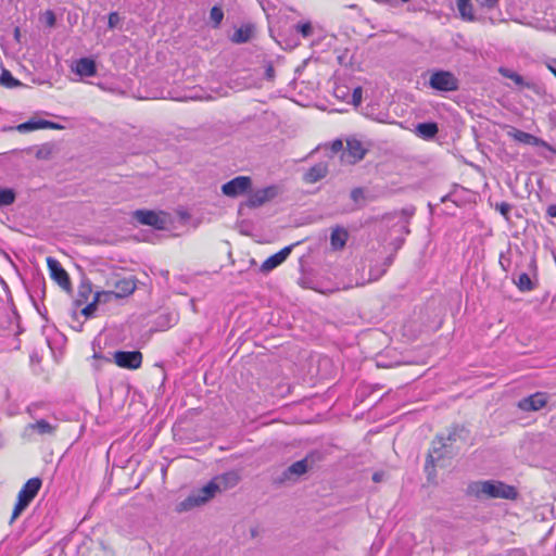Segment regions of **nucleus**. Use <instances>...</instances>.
<instances>
[{
  "mask_svg": "<svg viewBox=\"0 0 556 556\" xmlns=\"http://www.w3.org/2000/svg\"><path fill=\"white\" fill-rule=\"evenodd\" d=\"M470 493L478 497L514 500L518 493L516 489L501 481H479L469 485Z\"/></svg>",
  "mask_w": 556,
  "mask_h": 556,
  "instance_id": "f257e3e1",
  "label": "nucleus"
},
{
  "mask_svg": "<svg viewBox=\"0 0 556 556\" xmlns=\"http://www.w3.org/2000/svg\"><path fill=\"white\" fill-rule=\"evenodd\" d=\"M323 459V454L318 451L309 452L303 459L298 460L290 465L277 479L276 482L279 484L287 483L289 481H296V479L309 469H312L318 462Z\"/></svg>",
  "mask_w": 556,
  "mask_h": 556,
  "instance_id": "f03ea898",
  "label": "nucleus"
},
{
  "mask_svg": "<svg viewBox=\"0 0 556 556\" xmlns=\"http://www.w3.org/2000/svg\"><path fill=\"white\" fill-rule=\"evenodd\" d=\"M42 485V480L38 477L31 478L26 481L17 495V502L14 506L11 522H13L31 503L38 494Z\"/></svg>",
  "mask_w": 556,
  "mask_h": 556,
  "instance_id": "7ed1b4c3",
  "label": "nucleus"
},
{
  "mask_svg": "<svg viewBox=\"0 0 556 556\" xmlns=\"http://www.w3.org/2000/svg\"><path fill=\"white\" fill-rule=\"evenodd\" d=\"M216 493H218V486H216L215 482L213 480H211L203 488L193 492L187 498H185L182 502H180L176 506V510L178 513H182V511H188L194 507H199V506L205 504L206 502H208L211 498H213Z\"/></svg>",
  "mask_w": 556,
  "mask_h": 556,
  "instance_id": "20e7f679",
  "label": "nucleus"
},
{
  "mask_svg": "<svg viewBox=\"0 0 556 556\" xmlns=\"http://www.w3.org/2000/svg\"><path fill=\"white\" fill-rule=\"evenodd\" d=\"M429 86L441 92L457 91L459 89V80L452 72L438 70L431 74Z\"/></svg>",
  "mask_w": 556,
  "mask_h": 556,
  "instance_id": "39448f33",
  "label": "nucleus"
},
{
  "mask_svg": "<svg viewBox=\"0 0 556 556\" xmlns=\"http://www.w3.org/2000/svg\"><path fill=\"white\" fill-rule=\"evenodd\" d=\"M134 217L138 223L151 226L157 230L166 229L169 223V215L163 211L137 210L134 213Z\"/></svg>",
  "mask_w": 556,
  "mask_h": 556,
  "instance_id": "423d86ee",
  "label": "nucleus"
},
{
  "mask_svg": "<svg viewBox=\"0 0 556 556\" xmlns=\"http://www.w3.org/2000/svg\"><path fill=\"white\" fill-rule=\"evenodd\" d=\"M280 192V188L276 185L255 190L249 194L244 205L250 208L260 207L278 197Z\"/></svg>",
  "mask_w": 556,
  "mask_h": 556,
  "instance_id": "0eeeda50",
  "label": "nucleus"
},
{
  "mask_svg": "<svg viewBox=\"0 0 556 556\" xmlns=\"http://www.w3.org/2000/svg\"><path fill=\"white\" fill-rule=\"evenodd\" d=\"M252 188V179L248 176H237L222 186V192L229 198H237Z\"/></svg>",
  "mask_w": 556,
  "mask_h": 556,
  "instance_id": "6e6552de",
  "label": "nucleus"
},
{
  "mask_svg": "<svg viewBox=\"0 0 556 556\" xmlns=\"http://www.w3.org/2000/svg\"><path fill=\"white\" fill-rule=\"evenodd\" d=\"M114 362L122 368L138 369L142 364V354L139 351H116Z\"/></svg>",
  "mask_w": 556,
  "mask_h": 556,
  "instance_id": "1a4fd4ad",
  "label": "nucleus"
},
{
  "mask_svg": "<svg viewBox=\"0 0 556 556\" xmlns=\"http://www.w3.org/2000/svg\"><path fill=\"white\" fill-rule=\"evenodd\" d=\"M453 451L450 447L448 443L444 441V435H438L435 440L432 442V448L429 452L428 460L426 465V469H428V465H435L439 460H441L445 455L452 454Z\"/></svg>",
  "mask_w": 556,
  "mask_h": 556,
  "instance_id": "9d476101",
  "label": "nucleus"
},
{
  "mask_svg": "<svg viewBox=\"0 0 556 556\" xmlns=\"http://www.w3.org/2000/svg\"><path fill=\"white\" fill-rule=\"evenodd\" d=\"M47 265L50 270L51 277L58 282V285L68 291L71 289V280L68 274L61 266L60 262L49 256L47 258Z\"/></svg>",
  "mask_w": 556,
  "mask_h": 556,
  "instance_id": "9b49d317",
  "label": "nucleus"
},
{
  "mask_svg": "<svg viewBox=\"0 0 556 556\" xmlns=\"http://www.w3.org/2000/svg\"><path fill=\"white\" fill-rule=\"evenodd\" d=\"M547 404V395L542 392L534 393L518 402V407L525 412H536Z\"/></svg>",
  "mask_w": 556,
  "mask_h": 556,
  "instance_id": "f8f14e48",
  "label": "nucleus"
},
{
  "mask_svg": "<svg viewBox=\"0 0 556 556\" xmlns=\"http://www.w3.org/2000/svg\"><path fill=\"white\" fill-rule=\"evenodd\" d=\"M508 135L516 141L521 142L523 144L529 146H535V147H544L547 150H553V147L544 141L541 138H538L529 132L511 128L510 131H508Z\"/></svg>",
  "mask_w": 556,
  "mask_h": 556,
  "instance_id": "ddd939ff",
  "label": "nucleus"
},
{
  "mask_svg": "<svg viewBox=\"0 0 556 556\" xmlns=\"http://www.w3.org/2000/svg\"><path fill=\"white\" fill-rule=\"evenodd\" d=\"M366 152L367 150L359 140L351 138L346 140V150L343 153V157H346L349 163L355 164L364 159Z\"/></svg>",
  "mask_w": 556,
  "mask_h": 556,
  "instance_id": "4468645a",
  "label": "nucleus"
},
{
  "mask_svg": "<svg viewBox=\"0 0 556 556\" xmlns=\"http://www.w3.org/2000/svg\"><path fill=\"white\" fill-rule=\"evenodd\" d=\"M212 480L218 486V492H222L235 488L240 481V475L236 470H230L215 476Z\"/></svg>",
  "mask_w": 556,
  "mask_h": 556,
  "instance_id": "2eb2a0df",
  "label": "nucleus"
},
{
  "mask_svg": "<svg viewBox=\"0 0 556 556\" xmlns=\"http://www.w3.org/2000/svg\"><path fill=\"white\" fill-rule=\"evenodd\" d=\"M72 71L80 77H92L97 74V64L90 58H81L74 63Z\"/></svg>",
  "mask_w": 556,
  "mask_h": 556,
  "instance_id": "dca6fc26",
  "label": "nucleus"
},
{
  "mask_svg": "<svg viewBox=\"0 0 556 556\" xmlns=\"http://www.w3.org/2000/svg\"><path fill=\"white\" fill-rule=\"evenodd\" d=\"M293 244L288 245L281 249L279 252L269 256L266 261L263 262L261 266V270L264 273L270 271L277 266H279L291 253Z\"/></svg>",
  "mask_w": 556,
  "mask_h": 556,
  "instance_id": "f3484780",
  "label": "nucleus"
},
{
  "mask_svg": "<svg viewBox=\"0 0 556 556\" xmlns=\"http://www.w3.org/2000/svg\"><path fill=\"white\" fill-rule=\"evenodd\" d=\"M116 299L114 293L111 291H98L94 293L92 301L87 303L80 311V313H93L97 309L98 304L108 303Z\"/></svg>",
  "mask_w": 556,
  "mask_h": 556,
  "instance_id": "a211bd4d",
  "label": "nucleus"
},
{
  "mask_svg": "<svg viewBox=\"0 0 556 556\" xmlns=\"http://www.w3.org/2000/svg\"><path fill=\"white\" fill-rule=\"evenodd\" d=\"M469 431L464 426H453L448 430L447 434L444 435V441L448 443L450 447L453 450V445L460 441L466 442L468 440Z\"/></svg>",
  "mask_w": 556,
  "mask_h": 556,
  "instance_id": "6ab92c4d",
  "label": "nucleus"
},
{
  "mask_svg": "<svg viewBox=\"0 0 556 556\" xmlns=\"http://www.w3.org/2000/svg\"><path fill=\"white\" fill-rule=\"evenodd\" d=\"M136 289V281L134 278H124L115 282V289L112 290L116 299H122L130 295Z\"/></svg>",
  "mask_w": 556,
  "mask_h": 556,
  "instance_id": "aec40b11",
  "label": "nucleus"
},
{
  "mask_svg": "<svg viewBox=\"0 0 556 556\" xmlns=\"http://www.w3.org/2000/svg\"><path fill=\"white\" fill-rule=\"evenodd\" d=\"M56 428V425H52L46 419H39L36 422L27 425L25 431L36 432L40 435H53Z\"/></svg>",
  "mask_w": 556,
  "mask_h": 556,
  "instance_id": "412c9836",
  "label": "nucleus"
},
{
  "mask_svg": "<svg viewBox=\"0 0 556 556\" xmlns=\"http://www.w3.org/2000/svg\"><path fill=\"white\" fill-rule=\"evenodd\" d=\"M328 174V166L326 163H318L312 166L305 174H304V181L307 184H315L323 178H325Z\"/></svg>",
  "mask_w": 556,
  "mask_h": 556,
  "instance_id": "4be33fe9",
  "label": "nucleus"
},
{
  "mask_svg": "<svg viewBox=\"0 0 556 556\" xmlns=\"http://www.w3.org/2000/svg\"><path fill=\"white\" fill-rule=\"evenodd\" d=\"M349 239V232L345 228L337 226L332 229L330 235V244L332 250H342Z\"/></svg>",
  "mask_w": 556,
  "mask_h": 556,
  "instance_id": "5701e85b",
  "label": "nucleus"
},
{
  "mask_svg": "<svg viewBox=\"0 0 556 556\" xmlns=\"http://www.w3.org/2000/svg\"><path fill=\"white\" fill-rule=\"evenodd\" d=\"M254 33V26L251 24L242 25L240 28H238L232 37L231 41L236 43H244L248 42Z\"/></svg>",
  "mask_w": 556,
  "mask_h": 556,
  "instance_id": "b1692460",
  "label": "nucleus"
},
{
  "mask_svg": "<svg viewBox=\"0 0 556 556\" xmlns=\"http://www.w3.org/2000/svg\"><path fill=\"white\" fill-rule=\"evenodd\" d=\"M456 5L464 21L473 22L476 20L473 5L470 0H456Z\"/></svg>",
  "mask_w": 556,
  "mask_h": 556,
  "instance_id": "393cba45",
  "label": "nucleus"
},
{
  "mask_svg": "<svg viewBox=\"0 0 556 556\" xmlns=\"http://www.w3.org/2000/svg\"><path fill=\"white\" fill-rule=\"evenodd\" d=\"M439 131L437 123H420L416 126V134L424 139H432Z\"/></svg>",
  "mask_w": 556,
  "mask_h": 556,
  "instance_id": "a878e982",
  "label": "nucleus"
},
{
  "mask_svg": "<svg viewBox=\"0 0 556 556\" xmlns=\"http://www.w3.org/2000/svg\"><path fill=\"white\" fill-rule=\"evenodd\" d=\"M178 323V315H160L155 321L156 331H165Z\"/></svg>",
  "mask_w": 556,
  "mask_h": 556,
  "instance_id": "bb28decb",
  "label": "nucleus"
},
{
  "mask_svg": "<svg viewBox=\"0 0 556 556\" xmlns=\"http://www.w3.org/2000/svg\"><path fill=\"white\" fill-rule=\"evenodd\" d=\"M394 261V254L389 255L382 263L381 267H374L370 269V278L372 280H378L381 276L384 275L387 269L391 266Z\"/></svg>",
  "mask_w": 556,
  "mask_h": 556,
  "instance_id": "cd10ccee",
  "label": "nucleus"
},
{
  "mask_svg": "<svg viewBox=\"0 0 556 556\" xmlns=\"http://www.w3.org/2000/svg\"><path fill=\"white\" fill-rule=\"evenodd\" d=\"M515 283L517 288L522 292L531 291L535 287V283L532 281V279L527 273H521L518 276L517 280H515Z\"/></svg>",
  "mask_w": 556,
  "mask_h": 556,
  "instance_id": "c85d7f7f",
  "label": "nucleus"
},
{
  "mask_svg": "<svg viewBox=\"0 0 556 556\" xmlns=\"http://www.w3.org/2000/svg\"><path fill=\"white\" fill-rule=\"evenodd\" d=\"M0 84L7 88H15L22 85L20 80L14 78L10 71L3 68L0 76Z\"/></svg>",
  "mask_w": 556,
  "mask_h": 556,
  "instance_id": "c756f323",
  "label": "nucleus"
},
{
  "mask_svg": "<svg viewBox=\"0 0 556 556\" xmlns=\"http://www.w3.org/2000/svg\"><path fill=\"white\" fill-rule=\"evenodd\" d=\"M36 129H43L42 119H29L16 126V130L20 132H27Z\"/></svg>",
  "mask_w": 556,
  "mask_h": 556,
  "instance_id": "7c9ffc66",
  "label": "nucleus"
},
{
  "mask_svg": "<svg viewBox=\"0 0 556 556\" xmlns=\"http://www.w3.org/2000/svg\"><path fill=\"white\" fill-rule=\"evenodd\" d=\"M91 293H92L91 285L89 282L81 283V286L79 287L78 296L75 301L76 304L78 306H80V305L87 303Z\"/></svg>",
  "mask_w": 556,
  "mask_h": 556,
  "instance_id": "2f4dec72",
  "label": "nucleus"
},
{
  "mask_svg": "<svg viewBox=\"0 0 556 556\" xmlns=\"http://www.w3.org/2000/svg\"><path fill=\"white\" fill-rule=\"evenodd\" d=\"M15 201V192L12 189H0V206H7Z\"/></svg>",
  "mask_w": 556,
  "mask_h": 556,
  "instance_id": "473e14b6",
  "label": "nucleus"
},
{
  "mask_svg": "<svg viewBox=\"0 0 556 556\" xmlns=\"http://www.w3.org/2000/svg\"><path fill=\"white\" fill-rule=\"evenodd\" d=\"M295 30L302 35L303 38H308L313 35L314 28L311 22L299 23L295 25Z\"/></svg>",
  "mask_w": 556,
  "mask_h": 556,
  "instance_id": "72a5a7b5",
  "label": "nucleus"
},
{
  "mask_svg": "<svg viewBox=\"0 0 556 556\" xmlns=\"http://www.w3.org/2000/svg\"><path fill=\"white\" fill-rule=\"evenodd\" d=\"M210 18L214 27H218L224 18V12L219 7H213L210 12Z\"/></svg>",
  "mask_w": 556,
  "mask_h": 556,
  "instance_id": "f704fd0d",
  "label": "nucleus"
},
{
  "mask_svg": "<svg viewBox=\"0 0 556 556\" xmlns=\"http://www.w3.org/2000/svg\"><path fill=\"white\" fill-rule=\"evenodd\" d=\"M500 73L504 77H507V78L514 80L517 85H522L523 84V78L519 74H517L515 72H511V71H509L507 68L501 67L500 68Z\"/></svg>",
  "mask_w": 556,
  "mask_h": 556,
  "instance_id": "c9c22d12",
  "label": "nucleus"
},
{
  "mask_svg": "<svg viewBox=\"0 0 556 556\" xmlns=\"http://www.w3.org/2000/svg\"><path fill=\"white\" fill-rule=\"evenodd\" d=\"M495 208L501 213V215L506 219L509 220V213L513 208L511 204L507 202H501L495 205Z\"/></svg>",
  "mask_w": 556,
  "mask_h": 556,
  "instance_id": "e433bc0d",
  "label": "nucleus"
},
{
  "mask_svg": "<svg viewBox=\"0 0 556 556\" xmlns=\"http://www.w3.org/2000/svg\"><path fill=\"white\" fill-rule=\"evenodd\" d=\"M338 62L339 64L343 65V66H349L352 64V56L349 55V51L348 50H344L342 51L338 56Z\"/></svg>",
  "mask_w": 556,
  "mask_h": 556,
  "instance_id": "4c0bfd02",
  "label": "nucleus"
},
{
  "mask_svg": "<svg viewBox=\"0 0 556 556\" xmlns=\"http://www.w3.org/2000/svg\"><path fill=\"white\" fill-rule=\"evenodd\" d=\"M121 22V17L117 12H111L109 14L108 26L109 28H115Z\"/></svg>",
  "mask_w": 556,
  "mask_h": 556,
  "instance_id": "58836bf2",
  "label": "nucleus"
},
{
  "mask_svg": "<svg viewBox=\"0 0 556 556\" xmlns=\"http://www.w3.org/2000/svg\"><path fill=\"white\" fill-rule=\"evenodd\" d=\"M18 317H20V315H4V314H1L0 315V324L2 325L3 323L8 321L10 325L15 324L16 327H18Z\"/></svg>",
  "mask_w": 556,
  "mask_h": 556,
  "instance_id": "ea45409f",
  "label": "nucleus"
},
{
  "mask_svg": "<svg viewBox=\"0 0 556 556\" xmlns=\"http://www.w3.org/2000/svg\"><path fill=\"white\" fill-rule=\"evenodd\" d=\"M362 94H363V89H362V87H356V88L353 90V93H352V103H353L355 106H358V105L362 103Z\"/></svg>",
  "mask_w": 556,
  "mask_h": 556,
  "instance_id": "a19ab883",
  "label": "nucleus"
},
{
  "mask_svg": "<svg viewBox=\"0 0 556 556\" xmlns=\"http://www.w3.org/2000/svg\"><path fill=\"white\" fill-rule=\"evenodd\" d=\"M351 199L354 202H358L359 200H363L364 199V191H363V189L362 188H354L351 191Z\"/></svg>",
  "mask_w": 556,
  "mask_h": 556,
  "instance_id": "79ce46f5",
  "label": "nucleus"
},
{
  "mask_svg": "<svg viewBox=\"0 0 556 556\" xmlns=\"http://www.w3.org/2000/svg\"><path fill=\"white\" fill-rule=\"evenodd\" d=\"M342 149H343L342 140L337 139V140L332 141V143H331V151L333 153H338V152L342 151Z\"/></svg>",
  "mask_w": 556,
  "mask_h": 556,
  "instance_id": "37998d69",
  "label": "nucleus"
},
{
  "mask_svg": "<svg viewBox=\"0 0 556 556\" xmlns=\"http://www.w3.org/2000/svg\"><path fill=\"white\" fill-rule=\"evenodd\" d=\"M46 18L48 26L52 27L55 25V15L52 11L49 10L46 12Z\"/></svg>",
  "mask_w": 556,
  "mask_h": 556,
  "instance_id": "c03bdc74",
  "label": "nucleus"
},
{
  "mask_svg": "<svg viewBox=\"0 0 556 556\" xmlns=\"http://www.w3.org/2000/svg\"><path fill=\"white\" fill-rule=\"evenodd\" d=\"M42 125H43V128H51V129H62L63 128V126H61L60 124H56V123H53L50 121H46V119H42Z\"/></svg>",
  "mask_w": 556,
  "mask_h": 556,
  "instance_id": "a18cd8bd",
  "label": "nucleus"
},
{
  "mask_svg": "<svg viewBox=\"0 0 556 556\" xmlns=\"http://www.w3.org/2000/svg\"><path fill=\"white\" fill-rule=\"evenodd\" d=\"M500 0H483L482 5L488 9H494L498 4Z\"/></svg>",
  "mask_w": 556,
  "mask_h": 556,
  "instance_id": "49530a36",
  "label": "nucleus"
},
{
  "mask_svg": "<svg viewBox=\"0 0 556 556\" xmlns=\"http://www.w3.org/2000/svg\"><path fill=\"white\" fill-rule=\"evenodd\" d=\"M265 75L268 79H273L275 76V71L271 64H268L265 71Z\"/></svg>",
  "mask_w": 556,
  "mask_h": 556,
  "instance_id": "de8ad7c7",
  "label": "nucleus"
},
{
  "mask_svg": "<svg viewBox=\"0 0 556 556\" xmlns=\"http://www.w3.org/2000/svg\"><path fill=\"white\" fill-rule=\"evenodd\" d=\"M546 214L549 217H556V204H551L547 206Z\"/></svg>",
  "mask_w": 556,
  "mask_h": 556,
  "instance_id": "09e8293b",
  "label": "nucleus"
},
{
  "mask_svg": "<svg viewBox=\"0 0 556 556\" xmlns=\"http://www.w3.org/2000/svg\"><path fill=\"white\" fill-rule=\"evenodd\" d=\"M401 214L405 217V223L407 224V218L414 214V208H403Z\"/></svg>",
  "mask_w": 556,
  "mask_h": 556,
  "instance_id": "8fccbe9b",
  "label": "nucleus"
},
{
  "mask_svg": "<svg viewBox=\"0 0 556 556\" xmlns=\"http://www.w3.org/2000/svg\"><path fill=\"white\" fill-rule=\"evenodd\" d=\"M49 153H50V151H49V150H47V151H46V149H39V150L37 151V153H36V156H37L38 159H46V157L49 155Z\"/></svg>",
  "mask_w": 556,
  "mask_h": 556,
  "instance_id": "3c124183",
  "label": "nucleus"
},
{
  "mask_svg": "<svg viewBox=\"0 0 556 556\" xmlns=\"http://www.w3.org/2000/svg\"><path fill=\"white\" fill-rule=\"evenodd\" d=\"M383 476H384V475H383V472H381V471L375 472V473L372 475V480H374L375 482H380V481H382Z\"/></svg>",
  "mask_w": 556,
  "mask_h": 556,
  "instance_id": "603ef678",
  "label": "nucleus"
},
{
  "mask_svg": "<svg viewBox=\"0 0 556 556\" xmlns=\"http://www.w3.org/2000/svg\"><path fill=\"white\" fill-rule=\"evenodd\" d=\"M549 71L556 76V66L548 65Z\"/></svg>",
  "mask_w": 556,
  "mask_h": 556,
  "instance_id": "864d4df0",
  "label": "nucleus"
},
{
  "mask_svg": "<svg viewBox=\"0 0 556 556\" xmlns=\"http://www.w3.org/2000/svg\"><path fill=\"white\" fill-rule=\"evenodd\" d=\"M14 37L18 40V38H20V29L18 28H15V30H14Z\"/></svg>",
  "mask_w": 556,
  "mask_h": 556,
  "instance_id": "5fc2aeb1",
  "label": "nucleus"
},
{
  "mask_svg": "<svg viewBox=\"0 0 556 556\" xmlns=\"http://www.w3.org/2000/svg\"><path fill=\"white\" fill-rule=\"evenodd\" d=\"M402 243H403V240H397L396 241V249L401 248Z\"/></svg>",
  "mask_w": 556,
  "mask_h": 556,
  "instance_id": "6e6d98bb",
  "label": "nucleus"
},
{
  "mask_svg": "<svg viewBox=\"0 0 556 556\" xmlns=\"http://www.w3.org/2000/svg\"><path fill=\"white\" fill-rule=\"evenodd\" d=\"M93 357H94V358H101L102 356H101L99 353H97V352H96V353L93 354Z\"/></svg>",
  "mask_w": 556,
  "mask_h": 556,
  "instance_id": "4d7b16f0",
  "label": "nucleus"
},
{
  "mask_svg": "<svg viewBox=\"0 0 556 556\" xmlns=\"http://www.w3.org/2000/svg\"><path fill=\"white\" fill-rule=\"evenodd\" d=\"M404 231H405V233H409V229H408L407 225L404 226Z\"/></svg>",
  "mask_w": 556,
  "mask_h": 556,
  "instance_id": "13d9d810",
  "label": "nucleus"
},
{
  "mask_svg": "<svg viewBox=\"0 0 556 556\" xmlns=\"http://www.w3.org/2000/svg\"><path fill=\"white\" fill-rule=\"evenodd\" d=\"M85 317V319L89 318V317H92L93 315H89V314H86V315H83Z\"/></svg>",
  "mask_w": 556,
  "mask_h": 556,
  "instance_id": "bf43d9fd",
  "label": "nucleus"
},
{
  "mask_svg": "<svg viewBox=\"0 0 556 556\" xmlns=\"http://www.w3.org/2000/svg\"><path fill=\"white\" fill-rule=\"evenodd\" d=\"M549 151H551L553 154H555V155H556V149H555V148H553V150H549Z\"/></svg>",
  "mask_w": 556,
  "mask_h": 556,
  "instance_id": "052dcab7",
  "label": "nucleus"
},
{
  "mask_svg": "<svg viewBox=\"0 0 556 556\" xmlns=\"http://www.w3.org/2000/svg\"><path fill=\"white\" fill-rule=\"evenodd\" d=\"M42 319L47 320V315L46 314H42Z\"/></svg>",
  "mask_w": 556,
  "mask_h": 556,
  "instance_id": "680f3d73",
  "label": "nucleus"
}]
</instances>
